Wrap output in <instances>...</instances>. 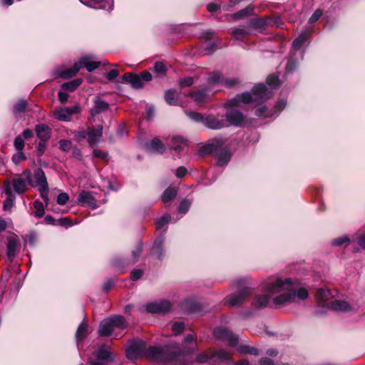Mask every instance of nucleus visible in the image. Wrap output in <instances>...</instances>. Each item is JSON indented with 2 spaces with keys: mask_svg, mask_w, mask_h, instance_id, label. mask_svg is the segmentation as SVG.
<instances>
[{
  "mask_svg": "<svg viewBox=\"0 0 365 365\" xmlns=\"http://www.w3.org/2000/svg\"><path fill=\"white\" fill-rule=\"evenodd\" d=\"M264 291L273 297L276 305H285L293 303L297 297L304 300L308 297V291L304 288L297 289V286L290 279H277L267 283Z\"/></svg>",
  "mask_w": 365,
  "mask_h": 365,
  "instance_id": "obj_1",
  "label": "nucleus"
},
{
  "mask_svg": "<svg viewBox=\"0 0 365 365\" xmlns=\"http://www.w3.org/2000/svg\"><path fill=\"white\" fill-rule=\"evenodd\" d=\"M272 96V93L263 84L255 86L252 89V95L249 93H244L237 96L235 98L228 101L225 103L226 107H235L239 105L240 102L250 103L251 102L261 103L267 101Z\"/></svg>",
  "mask_w": 365,
  "mask_h": 365,
  "instance_id": "obj_2",
  "label": "nucleus"
},
{
  "mask_svg": "<svg viewBox=\"0 0 365 365\" xmlns=\"http://www.w3.org/2000/svg\"><path fill=\"white\" fill-rule=\"evenodd\" d=\"M31 178V173L30 171H24L22 175H16L12 181L11 186L12 185L14 191L16 193L21 194L24 192L27 187V181Z\"/></svg>",
  "mask_w": 365,
  "mask_h": 365,
  "instance_id": "obj_3",
  "label": "nucleus"
},
{
  "mask_svg": "<svg viewBox=\"0 0 365 365\" xmlns=\"http://www.w3.org/2000/svg\"><path fill=\"white\" fill-rule=\"evenodd\" d=\"M145 343L142 340L132 342L126 349V356L129 359L133 360L140 357L145 352Z\"/></svg>",
  "mask_w": 365,
  "mask_h": 365,
  "instance_id": "obj_4",
  "label": "nucleus"
},
{
  "mask_svg": "<svg viewBox=\"0 0 365 365\" xmlns=\"http://www.w3.org/2000/svg\"><path fill=\"white\" fill-rule=\"evenodd\" d=\"M171 304L168 301H160L148 304L146 311L150 313L164 314L170 311Z\"/></svg>",
  "mask_w": 365,
  "mask_h": 365,
  "instance_id": "obj_5",
  "label": "nucleus"
},
{
  "mask_svg": "<svg viewBox=\"0 0 365 365\" xmlns=\"http://www.w3.org/2000/svg\"><path fill=\"white\" fill-rule=\"evenodd\" d=\"M214 334L217 338L226 340L231 346H235L238 343V338L226 328L220 327L215 329Z\"/></svg>",
  "mask_w": 365,
  "mask_h": 365,
  "instance_id": "obj_6",
  "label": "nucleus"
},
{
  "mask_svg": "<svg viewBox=\"0 0 365 365\" xmlns=\"http://www.w3.org/2000/svg\"><path fill=\"white\" fill-rule=\"evenodd\" d=\"M204 123L208 128L213 130H218L227 126V121L223 118V116L210 115L205 119Z\"/></svg>",
  "mask_w": 365,
  "mask_h": 365,
  "instance_id": "obj_7",
  "label": "nucleus"
},
{
  "mask_svg": "<svg viewBox=\"0 0 365 365\" xmlns=\"http://www.w3.org/2000/svg\"><path fill=\"white\" fill-rule=\"evenodd\" d=\"M250 290L249 288L245 287L242 289L239 293L230 295L227 302L232 306H239L242 304L250 295Z\"/></svg>",
  "mask_w": 365,
  "mask_h": 365,
  "instance_id": "obj_8",
  "label": "nucleus"
},
{
  "mask_svg": "<svg viewBox=\"0 0 365 365\" xmlns=\"http://www.w3.org/2000/svg\"><path fill=\"white\" fill-rule=\"evenodd\" d=\"M29 182L33 187H41V189L48 188L45 173L41 168L35 171L33 180L30 178Z\"/></svg>",
  "mask_w": 365,
  "mask_h": 365,
  "instance_id": "obj_9",
  "label": "nucleus"
},
{
  "mask_svg": "<svg viewBox=\"0 0 365 365\" xmlns=\"http://www.w3.org/2000/svg\"><path fill=\"white\" fill-rule=\"evenodd\" d=\"M77 202L82 206H88L93 209L97 207L96 201L93 195L88 191L82 190L77 198Z\"/></svg>",
  "mask_w": 365,
  "mask_h": 365,
  "instance_id": "obj_10",
  "label": "nucleus"
},
{
  "mask_svg": "<svg viewBox=\"0 0 365 365\" xmlns=\"http://www.w3.org/2000/svg\"><path fill=\"white\" fill-rule=\"evenodd\" d=\"M183 350L181 351L183 354H192L197 349V339L194 335L189 334L185 336L182 341Z\"/></svg>",
  "mask_w": 365,
  "mask_h": 365,
  "instance_id": "obj_11",
  "label": "nucleus"
},
{
  "mask_svg": "<svg viewBox=\"0 0 365 365\" xmlns=\"http://www.w3.org/2000/svg\"><path fill=\"white\" fill-rule=\"evenodd\" d=\"M20 247L19 241L15 237L8 239L6 245V255L10 261H12L18 253Z\"/></svg>",
  "mask_w": 365,
  "mask_h": 365,
  "instance_id": "obj_12",
  "label": "nucleus"
},
{
  "mask_svg": "<svg viewBox=\"0 0 365 365\" xmlns=\"http://www.w3.org/2000/svg\"><path fill=\"white\" fill-rule=\"evenodd\" d=\"M226 121L227 123H230V124L235 125H240L244 121V115L237 110H231L226 113Z\"/></svg>",
  "mask_w": 365,
  "mask_h": 365,
  "instance_id": "obj_13",
  "label": "nucleus"
},
{
  "mask_svg": "<svg viewBox=\"0 0 365 365\" xmlns=\"http://www.w3.org/2000/svg\"><path fill=\"white\" fill-rule=\"evenodd\" d=\"M331 297L332 295L329 289L321 288L317 290V299L321 306L329 308L331 304V302H329V300Z\"/></svg>",
  "mask_w": 365,
  "mask_h": 365,
  "instance_id": "obj_14",
  "label": "nucleus"
},
{
  "mask_svg": "<svg viewBox=\"0 0 365 365\" xmlns=\"http://www.w3.org/2000/svg\"><path fill=\"white\" fill-rule=\"evenodd\" d=\"M103 134V126L97 125L92 128H88V142L91 146L96 144Z\"/></svg>",
  "mask_w": 365,
  "mask_h": 365,
  "instance_id": "obj_15",
  "label": "nucleus"
},
{
  "mask_svg": "<svg viewBox=\"0 0 365 365\" xmlns=\"http://www.w3.org/2000/svg\"><path fill=\"white\" fill-rule=\"evenodd\" d=\"M36 135L41 141L47 142L51 138V129L45 124H38L35 128Z\"/></svg>",
  "mask_w": 365,
  "mask_h": 365,
  "instance_id": "obj_16",
  "label": "nucleus"
},
{
  "mask_svg": "<svg viewBox=\"0 0 365 365\" xmlns=\"http://www.w3.org/2000/svg\"><path fill=\"white\" fill-rule=\"evenodd\" d=\"M4 190L7 195L6 200L4 202L3 208L4 210H10L14 205V195L12 193L11 183L8 181L4 185Z\"/></svg>",
  "mask_w": 365,
  "mask_h": 365,
  "instance_id": "obj_17",
  "label": "nucleus"
},
{
  "mask_svg": "<svg viewBox=\"0 0 365 365\" xmlns=\"http://www.w3.org/2000/svg\"><path fill=\"white\" fill-rule=\"evenodd\" d=\"M164 353H165V351L162 348L150 346L148 349H145V355L147 357L160 361L163 359Z\"/></svg>",
  "mask_w": 365,
  "mask_h": 365,
  "instance_id": "obj_18",
  "label": "nucleus"
},
{
  "mask_svg": "<svg viewBox=\"0 0 365 365\" xmlns=\"http://www.w3.org/2000/svg\"><path fill=\"white\" fill-rule=\"evenodd\" d=\"M96 359L100 361H106V363H110L113 361V356L110 348L103 346L96 352Z\"/></svg>",
  "mask_w": 365,
  "mask_h": 365,
  "instance_id": "obj_19",
  "label": "nucleus"
},
{
  "mask_svg": "<svg viewBox=\"0 0 365 365\" xmlns=\"http://www.w3.org/2000/svg\"><path fill=\"white\" fill-rule=\"evenodd\" d=\"M146 149L150 153H163L165 148L158 138H155L150 143L146 144Z\"/></svg>",
  "mask_w": 365,
  "mask_h": 365,
  "instance_id": "obj_20",
  "label": "nucleus"
},
{
  "mask_svg": "<svg viewBox=\"0 0 365 365\" xmlns=\"http://www.w3.org/2000/svg\"><path fill=\"white\" fill-rule=\"evenodd\" d=\"M82 67V62H76L72 68L61 71L59 76L63 78H70L74 76Z\"/></svg>",
  "mask_w": 365,
  "mask_h": 365,
  "instance_id": "obj_21",
  "label": "nucleus"
},
{
  "mask_svg": "<svg viewBox=\"0 0 365 365\" xmlns=\"http://www.w3.org/2000/svg\"><path fill=\"white\" fill-rule=\"evenodd\" d=\"M123 78L125 81L130 83L135 88H140L143 86L141 77L138 75L125 73Z\"/></svg>",
  "mask_w": 365,
  "mask_h": 365,
  "instance_id": "obj_22",
  "label": "nucleus"
},
{
  "mask_svg": "<svg viewBox=\"0 0 365 365\" xmlns=\"http://www.w3.org/2000/svg\"><path fill=\"white\" fill-rule=\"evenodd\" d=\"M108 108V104L97 98L94 101V107L91 108V113L93 116L106 110Z\"/></svg>",
  "mask_w": 365,
  "mask_h": 365,
  "instance_id": "obj_23",
  "label": "nucleus"
},
{
  "mask_svg": "<svg viewBox=\"0 0 365 365\" xmlns=\"http://www.w3.org/2000/svg\"><path fill=\"white\" fill-rule=\"evenodd\" d=\"M113 326L111 325L108 319L102 321L98 329V334L101 336H108L113 330Z\"/></svg>",
  "mask_w": 365,
  "mask_h": 365,
  "instance_id": "obj_24",
  "label": "nucleus"
},
{
  "mask_svg": "<svg viewBox=\"0 0 365 365\" xmlns=\"http://www.w3.org/2000/svg\"><path fill=\"white\" fill-rule=\"evenodd\" d=\"M187 145V140L180 136H173L171 141V149L180 152Z\"/></svg>",
  "mask_w": 365,
  "mask_h": 365,
  "instance_id": "obj_25",
  "label": "nucleus"
},
{
  "mask_svg": "<svg viewBox=\"0 0 365 365\" xmlns=\"http://www.w3.org/2000/svg\"><path fill=\"white\" fill-rule=\"evenodd\" d=\"M224 77L219 71H214L208 74L207 81L209 85L221 84L223 83Z\"/></svg>",
  "mask_w": 365,
  "mask_h": 365,
  "instance_id": "obj_26",
  "label": "nucleus"
},
{
  "mask_svg": "<svg viewBox=\"0 0 365 365\" xmlns=\"http://www.w3.org/2000/svg\"><path fill=\"white\" fill-rule=\"evenodd\" d=\"M53 115L55 118L60 120L70 121L71 120L66 108H56L53 110Z\"/></svg>",
  "mask_w": 365,
  "mask_h": 365,
  "instance_id": "obj_27",
  "label": "nucleus"
},
{
  "mask_svg": "<svg viewBox=\"0 0 365 365\" xmlns=\"http://www.w3.org/2000/svg\"><path fill=\"white\" fill-rule=\"evenodd\" d=\"M329 309L334 311H348L350 309L349 304L345 301L334 300L331 301Z\"/></svg>",
  "mask_w": 365,
  "mask_h": 365,
  "instance_id": "obj_28",
  "label": "nucleus"
},
{
  "mask_svg": "<svg viewBox=\"0 0 365 365\" xmlns=\"http://www.w3.org/2000/svg\"><path fill=\"white\" fill-rule=\"evenodd\" d=\"M269 297L266 294L256 295L252 301V305L255 308H264L269 303Z\"/></svg>",
  "mask_w": 365,
  "mask_h": 365,
  "instance_id": "obj_29",
  "label": "nucleus"
},
{
  "mask_svg": "<svg viewBox=\"0 0 365 365\" xmlns=\"http://www.w3.org/2000/svg\"><path fill=\"white\" fill-rule=\"evenodd\" d=\"M273 24L271 18L256 19L251 21V26L256 29H263L266 26H271Z\"/></svg>",
  "mask_w": 365,
  "mask_h": 365,
  "instance_id": "obj_30",
  "label": "nucleus"
},
{
  "mask_svg": "<svg viewBox=\"0 0 365 365\" xmlns=\"http://www.w3.org/2000/svg\"><path fill=\"white\" fill-rule=\"evenodd\" d=\"M178 93L177 91L170 89L165 91V99L166 102L170 105H176L178 101Z\"/></svg>",
  "mask_w": 365,
  "mask_h": 365,
  "instance_id": "obj_31",
  "label": "nucleus"
},
{
  "mask_svg": "<svg viewBox=\"0 0 365 365\" xmlns=\"http://www.w3.org/2000/svg\"><path fill=\"white\" fill-rule=\"evenodd\" d=\"M163 240L162 239L155 242L153 247L151 250L152 255L155 256L158 259H161L163 256Z\"/></svg>",
  "mask_w": 365,
  "mask_h": 365,
  "instance_id": "obj_32",
  "label": "nucleus"
},
{
  "mask_svg": "<svg viewBox=\"0 0 365 365\" xmlns=\"http://www.w3.org/2000/svg\"><path fill=\"white\" fill-rule=\"evenodd\" d=\"M110 321L112 326H113V329L118 327L120 329H125L127 327V323L122 316H115L111 318L108 319Z\"/></svg>",
  "mask_w": 365,
  "mask_h": 365,
  "instance_id": "obj_33",
  "label": "nucleus"
},
{
  "mask_svg": "<svg viewBox=\"0 0 365 365\" xmlns=\"http://www.w3.org/2000/svg\"><path fill=\"white\" fill-rule=\"evenodd\" d=\"M231 35L237 40H241L250 34L248 29L245 28H232L230 31Z\"/></svg>",
  "mask_w": 365,
  "mask_h": 365,
  "instance_id": "obj_34",
  "label": "nucleus"
},
{
  "mask_svg": "<svg viewBox=\"0 0 365 365\" xmlns=\"http://www.w3.org/2000/svg\"><path fill=\"white\" fill-rule=\"evenodd\" d=\"M187 96L191 97L198 104L204 102L206 98V93L202 90L190 92Z\"/></svg>",
  "mask_w": 365,
  "mask_h": 365,
  "instance_id": "obj_35",
  "label": "nucleus"
},
{
  "mask_svg": "<svg viewBox=\"0 0 365 365\" xmlns=\"http://www.w3.org/2000/svg\"><path fill=\"white\" fill-rule=\"evenodd\" d=\"M177 191L175 188L173 187H168L167 188L163 195H162V200L164 203H168L170 202L172 200H173L176 196Z\"/></svg>",
  "mask_w": 365,
  "mask_h": 365,
  "instance_id": "obj_36",
  "label": "nucleus"
},
{
  "mask_svg": "<svg viewBox=\"0 0 365 365\" xmlns=\"http://www.w3.org/2000/svg\"><path fill=\"white\" fill-rule=\"evenodd\" d=\"M88 325L85 322L81 323L76 333V337L78 341L84 339L87 336Z\"/></svg>",
  "mask_w": 365,
  "mask_h": 365,
  "instance_id": "obj_37",
  "label": "nucleus"
},
{
  "mask_svg": "<svg viewBox=\"0 0 365 365\" xmlns=\"http://www.w3.org/2000/svg\"><path fill=\"white\" fill-rule=\"evenodd\" d=\"M253 12V7L252 6H248L246 8L240 10L238 12L233 14L232 16L235 19L238 20L243 19L247 16H250Z\"/></svg>",
  "mask_w": 365,
  "mask_h": 365,
  "instance_id": "obj_38",
  "label": "nucleus"
},
{
  "mask_svg": "<svg viewBox=\"0 0 365 365\" xmlns=\"http://www.w3.org/2000/svg\"><path fill=\"white\" fill-rule=\"evenodd\" d=\"M230 153L227 150H223L217 155V165L224 166L227 164L230 160Z\"/></svg>",
  "mask_w": 365,
  "mask_h": 365,
  "instance_id": "obj_39",
  "label": "nucleus"
},
{
  "mask_svg": "<svg viewBox=\"0 0 365 365\" xmlns=\"http://www.w3.org/2000/svg\"><path fill=\"white\" fill-rule=\"evenodd\" d=\"M82 83L81 78L75 79L68 83H65L62 85V88L69 91H73L76 89Z\"/></svg>",
  "mask_w": 365,
  "mask_h": 365,
  "instance_id": "obj_40",
  "label": "nucleus"
},
{
  "mask_svg": "<svg viewBox=\"0 0 365 365\" xmlns=\"http://www.w3.org/2000/svg\"><path fill=\"white\" fill-rule=\"evenodd\" d=\"M83 63V66H85L88 71L91 72L100 66L101 63L97 61H88L87 58H83L81 61Z\"/></svg>",
  "mask_w": 365,
  "mask_h": 365,
  "instance_id": "obj_41",
  "label": "nucleus"
},
{
  "mask_svg": "<svg viewBox=\"0 0 365 365\" xmlns=\"http://www.w3.org/2000/svg\"><path fill=\"white\" fill-rule=\"evenodd\" d=\"M216 149V145L213 143H207L200 148V153L202 155H206L212 153Z\"/></svg>",
  "mask_w": 365,
  "mask_h": 365,
  "instance_id": "obj_42",
  "label": "nucleus"
},
{
  "mask_svg": "<svg viewBox=\"0 0 365 365\" xmlns=\"http://www.w3.org/2000/svg\"><path fill=\"white\" fill-rule=\"evenodd\" d=\"M307 39L305 34H301L298 38H297L292 43V46L294 49H299L304 43Z\"/></svg>",
  "mask_w": 365,
  "mask_h": 365,
  "instance_id": "obj_43",
  "label": "nucleus"
},
{
  "mask_svg": "<svg viewBox=\"0 0 365 365\" xmlns=\"http://www.w3.org/2000/svg\"><path fill=\"white\" fill-rule=\"evenodd\" d=\"M34 207L36 209L35 216L36 217H41L44 215V205L40 201H35Z\"/></svg>",
  "mask_w": 365,
  "mask_h": 365,
  "instance_id": "obj_44",
  "label": "nucleus"
},
{
  "mask_svg": "<svg viewBox=\"0 0 365 365\" xmlns=\"http://www.w3.org/2000/svg\"><path fill=\"white\" fill-rule=\"evenodd\" d=\"M27 103L26 101L24 100H20L19 102H17L14 107V113H21L24 112L26 108Z\"/></svg>",
  "mask_w": 365,
  "mask_h": 365,
  "instance_id": "obj_45",
  "label": "nucleus"
},
{
  "mask_svg": "<svg viewBox=\"0 0 365 365\" xmlns=\"http://www.w3.org/2000/svg\"><path fill=\"white\" fill-rule=\"evenodd\" d=\"M230 354L228 351L224 349H220V351L213 353L212 357L217 356L221 361H226L230 359Z\"/></svg>",
  "mask_w": 365,
  "mask_h": 365,
  "instance_id": "obj_46",
  "label": "nucleus"
},
{
  "mask_svg": "<svg viewBox=\"0 0 365 365\" xmlns=\"http://www.w3.org/2000/svg\"><path fill=\"white\" fill-rule=\"evenodd\" d=\"M60 148L64 152H68L73 148L72 143L68 140H61L59 141Z\"/></svg>",
  "mask_w": 365,
  "mask_h": 365,
  "instance_id": "obj_47",
  "label": "nucleus"
},
{
  "mask_svg": "<svg viewBox=\"0 0 365 365\" xmlns=\"http://www.w3.org/2000/svg\"><path fill=\"white\" fill-rule=\"evenodd\" d=\"M88 128L87 130L80 128L76 132H75V137L78 140H81L85 138L88 139Z\"/></svg>",
  "mask_w": 365,
  "mask_h": 365,
  "instance_id": "obj_48",
  "label": "nucleus"
},
{
  "mask_svg": "<svg viewBox=\"0 0 365 365\" xmlns=\"http://www.w3.org/2000/svg\"><path fill=\"white\" fill-rule=\"evenodd\" d=\"M184 327H185L184 323L175 322L172 326V330L175 335H178L183 331Z\"/></svg>",
  "mask_w": 365,
  "mask_h": 365,
  "instance_id": "obj_49",
  "label": "nucleus"
},
{
  "mask_svg": "<svg viewBox=\"0 0 365 365\" xmlns=\"http://www.w3.org/2000/svg\"><path fill=\"white\" fill-rule=\"evenodd\" d=\"M142 244L139 243L136 246V247L132 251V259L133 262H135L138 259L142 252Z\"/></svg>",
  "mask_w": 365,
  "mask_h": 365,
  "instance_id": "obj_50",
  "label": "nucleus"
},
{
  "mask_svg": "<svg viewBox=\"0 0 365 365\" xmlns=\"http://www.w3.org/2000/svg\"><path fill=\"white\" fill-rule=\"evenodd\" d=\"M194 83L193 78L186 77L179 81V86L181 88L190 87Z\"/></svg>",
  "mask_w": 365,
  "mask_h": 365,
  "instance_id": "obj_51",
  "label": "nucleus"
},
{
  "mask_svg": "<svg viewBox=\"0 0 365 365\" xmlns=\"http://www.w3.org/2000/svg\"><path fill=\"white\" fill-rule=\"evenodd\" d=\"M170 220V216L168 215H165L162 217L159 218L156 222L157 229H161L165 225L168 223Z\"/></svg>",
  "mask_w": 365,
  "mask_h": 365,
  "instance_id": "obj_52",
  "label": "nucleus"
},
{
  "mask_svg": "<svg viewBox=\"0 0 365 365\" xmlns=\"http://www.w3.org/2000/svg\"><path fill=\"white\" fill-rule=\"evenodd\" d=\"M350 242L349 238L347 236L340 237L339 238L335 239L332 244L335 246H341L344 244H349Z\"/></svg>",
  "mask_w": 365,
  "mask_h": 365,
  "instance_id": "obj_53",
  "label": "nucleus"
},
{
  "mask_svg": "<svg viewBox=\"0 0 365 365\" xmlns=\"http://www.w3.org/2000/svg\"><path fill=\"white\" fill-rule=\"evenodd\" d=\"M69 196L66 192H61L57 197V202L58 205H64L68 201Z\"/></svg>",
  "mask_w": 365,
  "mask_h": 365,
  "instance_id": "obj_54",
  "label": "nucleus"
},
{
  "mask_svg": "<svg viewBox=\"0 0 365 365\" xmlns=\"http://www.w3.org/2000/svg\"><path fill=\"white\" fill-rule=\"evenodd\" d=\"M14 147L19 151L23 150L24 147V141L20 135L16 137L14 140Z\"/></svg>",
  "mask_w": 365,
  "mask_h": 365,
  "instance_id": "obj_55",
  "label": "nucleus"
},
{
  "mask_svg": "<svg viewBox=\"0 0 365 365\" xmlns=\"http://www.w3.org/2000/svg\"><path fill=\"white\" fill-rule=\"evenodd\" d=\"M279 80L277 75L272 74L267 77V83L272 87H276L278 85Z\"/></svg>",
  "mask_w": 365,
  "mask_h": 365,
  "instance_id": "obj_56",
  "label": "nucleus"
},
{
  "mask_svg": "<svg viewBox=\"0 0 365 365\" xmlns=\"http://www.w3.org/2000/svg\"><path fill=\"white\" fill-rule=\"evenodd\" d=\"M191 202L187 200H183L180 204L179 211L183 213L187 212L190 208Z\"/></svg>",
  "mask_w": 365,
  "mask_h": 365,
  "instance_id": "obj_57",
  "label": "nucleus"
},
{
  "mask_svg": "<svg viewBox=\"0 0 365 365\" xmlns=\"http://www.w3.org/2000/svg\"><path fill=\"white\" fill-rule=\"evenodd\" d=\"M26 157L24 153L21 151H19L17 153L14 154L12 157V160L15 164H19L21 161L24 160Z\"/></svg>",
  "mask_w": 365,
  "mask_h": 365,
  "instance_id": "obj_58",
  "label": "nucleus"
},
{
  "mask_svg": "<svg viewBox=\"0 0 365 365\" xmlns=\"http://www.w3.org/2000/svg\"><path fill=\"white\" fill-rule=\"evenodd\" d=\"M187 115L190 119L195 122H200L203 120V116L199 113L196 112H188Z\"/></svg>",
  "mask_w": 365,
  "mask_h": 365,
  "instance_id": "obj_59",
  "label": "nucleus"
},
{
  "mask_svg": "<svg viewBox=\"0 0 365 365\" xmlns=\"http://www.w3.org/2000/svg\"><path fill=\"white\" fill-rule=\"evenodd\" d=\"M256 115L259 117H269L271 116L267 113V108L266 106H262L256 110Z\"/></svg>",
  "mask_w": 365,
  "mask_h": 365,
  "instance_id": "obj_60",
  "label": "nucleus"
},
{
  "mask_svg": "<svg viewBox=\"0 0 365 365\" xmlns=\"http://www.w3.org/2000/svg\"><path fill=\"white\" fill-rule=\"evenodd\" d=\"M143 276V271L140 269H133L130 273V279L133 281L139 279Z\"/></svg>",
  "mask_w": 365,
  "mask_h": 365,
  "instance_id": "obj_61",
  "label": "nucleus"
},
{
  "mask_svg": "<svg viewBox=\"0 0 365 365\" xmlns=\"http://www.w3.org/2000/svg\"><path fill=\"white\" fill-rule=\"evenodd\" d=\"M154 70L158 73H163L166 70V67L162 62H156L154 66Z\"/></svg>",
  "mask_w": 365,
  "mask_h": 365,
  "instance_id": "obj_62",
  "label": "nucleus"
},
{
  "mask_svg": "<svg viewBox=\"0 0 365 365\" xmlns=\"http://www.w3.org/2000/svg\"><path fill=\"white\" fill-rule=\"evenodd\" d=\"M322 11L319 9H317L314 11V13L311 16L309 19V23H314L322 16Z\"/></svg>",
  "mask_w": 365,
  "mask_h": 365,
  "instance_id": "obj_63",
  "label": "nucleus"
},
{
  "mask_svg": "<svg viewBox=\"0 0 365 365\" xmlns=\"http://www.w3.org/2000/svg\"><path fill=\"white\" fill-rule=\"evenodd\" d=\"M211 358H212V356L210 357L207 354L201 353L197 355L196 360H197V361H198L200 363H205V362H207L209 361V359Z\"/></svg>",
  "mask_w": 365,
  "mask_h": 365,
  "instance_id": "obj_64",
  "label": "nucleus"
}]
</instances>
